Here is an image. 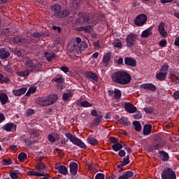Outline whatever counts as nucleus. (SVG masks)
Returning a JSON list of instances; mask_svg holds the SVG:
<instances>
[{
	"label": "nucleus",
	"instance_id": "1",
	"mask_svg": "<svg viewBox=\"0 0 179 179\" xmlns=\"http://www.w3.org/2000/svg\"><path fill=\"white\" fill-rule=\"evenodd\" d=\"M111 79L114 83H117L118 85H128L131 83L132 78L127 72L118 71L112 74Z\"/></svg>",
	"mask_w": 179,
	"mask_h": 179
},
{
	"label": "nucleus",
	"instance_id": "2",
	"mask_svg": "<svg viewBox=\"0 0 179 179\" xmlns=\"http://www.w3.org/2000/svg\"><path fill=\"white\" fill-rule=\"evenodd\" d=\"M37 171H29L27 174L28 176H36L37 177H47V167L43 163L37 164L36 165Z\"/></svg>",
	"mask_w": 179,
	"mask_h": 179
},
{
	"label": "nucleus",
	"instance_id": "3",
	"mask_svg": "<svg viewBox=\"0 0 179 179\" xmlns=\"http://www.w3.org/2000/svg\"><path fill=\"white\" fill-rule=\"evenodd\" d=\"M43 36V34L35 32L33 35H31L30 37H27V39L15 37L13 39V44H19V43H27L30 44V43H36V41L33 40L34 38H40Z\"/></svg>",
	"mask_w": 179,
	"mask_h": 179
},
{
	"label": "nucleus",
	"instance_id": "4",
	"mask_svg": "<svg viewBox=\"0 0 179 179\" xmlns=\"http://www.w3.org/2000/svg\"><path fill=\"white\" fill-rule=\"evenodd\" d=\"M68 48L69 50H71V51H73L76 48H80V50L87 48V45H86V43L82 42V38L78 37L71 41L68 45Z\"/></svg>",
	"mask_w": 179,
	"mask_h": 179
},
{
	"label": "nucleus",
	"instance_id": "5",
	"mask_svg": "<svg viewBox=\"0 0 179 179\" xmlns=\"http://www.w3.org/2000/svg\"><path fill=\"white\" fill-rule=\"evenodd\" d=\"M65 136L67 137L68 139H69V141L73 143V145H76V146H78V148H80L81 149H86L87 146L85 143H83L82 140L79 139L76 136L72 135L71 133H66Z\"/></svg>",
	"mask_w": 179,
	"mask_h": 179
},
{
	"label": "nucleus",
	"instance_id": "6",
	"mask_svg": "<svg viewBox=\"0 0 179 179\" xmlns=\"http://www.w3.org/2000/svg\"><path fill=\"white\" fill-rule=\"evenodd\" d=\"M167 73H169V64H164L161 66L159 73L156 75L158 80H166L167 79Z\"/></svg>",
	"mask_w": 179,
	"mask_h": 179
},
{
	"label": "nucleus",
	"instance_id": "7",
	"mask_svg": "<svg viewBox=\"0 0 179 179\" xmlns=\"http://www.w3.org/2000/svg\"><path fill=\"white\" fill-rule=\"evenodd\" d=\"M162 179H177L176 171L171 168H166L162 172Z\"/></svg>",
	"mask_w": 179,
	"mask_h": 179
},
{
	"label": "nucleus",
	"instance_id": "8",
	"mask_svg": "<svg viewBox=\"0 0 179 179\" xmlns=\"http://www.w3.org/2000/svg\"><path fill=\"white\" fill-rule=\"evenodd\" d=\"M41 66V65L40 64H38V65L34 64L33 61H31L29 59L25 62V68L29 72H38Z\"/></svg>",
	"mask_w": 179,
	"mask_h": 179
},
{
	"label": "nucleus",
	"instance_id": "9",
	"mask_svg": "<svg viewBox=\"0 0 179 179\" xmlns=\"http://www.w3.org/2000/svg\"><path fill=\"white\" fill-rule=\"evenodd\" d=\"M146 22H148V16L145 14L138 15L134 20V24L138 27L143 26Z\"/></svg>",
	"mask_w": 179,
	"mask_h": 179
},
{
	"label": "nucleus",
	"instance_id": "10",
	"mask_svg": "<svg viewBox=\"0 0 179 179\" xmlns=\"http://www.w3.org/2000/svg\"><path fill=\"white\" fill-rule=\"evenodd\" d=\"M137 39H138V35L135 34H129L127 36V41H126L127 47H132L133 45H135Z\"/></svg>",
	"mask_w": 179,
	"mask_h": 179
},
{
	"label": "nucleus",
	"instance_id": "11",
	"mask_svg": "<svg viewBox=\"0 0 179 179\" xmlns=\"http://www.w3.org/2000/svg\"><path fill=\"white\" fill-rule=\"evenodd\" d=\"M124 109L126 110V111H127V113H129V114H134V113H136L138 110L136 108V106L128 102L124 103Z\"/></svg>",
	"mask_w": 179,
	"mask_h": 179
},
{
	"label": "nucleus",
	"instance_id": "12",
	"mask_svg": "<svg viewBox=\"0 0 179 179\" xmlns=\"http://www.w3.org/2000/svg\"><path fill=\"white\" fill-rule=\"evenodd\" d=\"M36 103L39 106H42L43 107H45L47 106H50L48 102V98L47 96L40 97L36 99Z\"/></svg>",
	"mask_w": 179,
	"mask_h": 179
},
{
	"label": "nucleus",
	"instance_id": "13",
	"mask_svg": "<svg viewBox=\"0 0 179 179\" xmlns=\"http://www.w3.org/2000/svg\"><path fill=\"white\" fill-rule=\"evenodd\" d=\"M55 169L57 170L60 174H63V176L68 174V169L65 166L56 164Z\"/></svg>",
	"mask_w": 179,
	"mask_h": 179
},
{
	"label": "nucleus",
	"instance_id": "14",
	"mask_svg": "<svg viewBox=\"0 0 179 179\" xmlns=\"http://www.w3.org/2000/svg\"><path fill=\"white\" fill-rule=\"evenodd\" d=\"M124 64L128 66L135 67L136 66V60L132 57H125Z\"/></svg>",
	"mask_w": 179,
	"mask_h": 179
},
{
	"label": "nucleus",
	"instance_id": "15",
	"mask_svg": "<svg viewBox=\"0 0 179 179\" xmlns=\"http://www.w3.org/2000/svg\"><path fill=\"white\" fill-rule=\"evenodd\" d=\"M165 26L166 24L164 22H161L158 27L159 33L163 37H167V31H166V29H164Z\"/></svg>",
	"mask_w": 179,
	"mask_h": 179
},
{
	"label": "nucleus",
	"instance_id": "16",
	"mask_svg": "<svg viewBox=\"0 0 179 179\" xmlns=\"http://www.w3.org/2000/svg\"><path fill=\"white\" fill-rule=\"evenodd\" d=\"M69 166L70 172L72 176H76V174H78V164L76 162H71Z\"/></svg>",
	"mask_w": 179,
	"mask_h": 179
},
{
	"label": "nucleus",
	"instance_id": "17",
	"mask_svg": "<svg viewBox=\"0 0 179 179\" xmlns=\"http://www.w3.org/2000/svg\"><path fill=\"white\" fill-rule=\"evenodd\" d=\"M85 76L88 79H92V80H94L95 82H97V80H99V76H97V74L93 73L92 71H87L85 73Z\"/></svg>",
	"mask_w": 179,
	"mask_h": 179
},
{
	"label": "nucleus",
	"instance_id": "18",
	"mask_svg": "<svg viewBox=\"0 0 179 179\" xmlns=\"http://www.w3.org/2000/svg\"><path fill=\"white\" fill-rule=\"evenodd\" d=\"M142 89H145L146 90H150L151 92H155L156 90V86L152 83H145L141 85Z\"/></svg>",
	"mask_w": 179,
	"mask_h": 179
},
{
	"label": "nucleus",
	"instance_id": "19",
	"mask_svg": "<svg viewBox=\"0 0 179 179\" xmlns=\"http://www.w3.org/2000/svg\"><path fill=\"white\" fill-rule=\"evenodd\" d=\"M0 103L2 106H5L6 103H9V97L3 92L0 93Z\"/></svg>",
	"mask_w": 179,
	"mask_h": 179
},
{
	"label": "nucleus",
	"instance_id": "20",
	"mask_svg": "<svg viewBox=\"0 0 179 179\" xmlns=\"http://www.w3.org/2000/svg\"><path fill=\"white\" fill-rule=\"evenodd\" d=\"M26 92H27V88L22 87L19 90H13V94H14V96H22V94H24Z\"/></svg>",
	"mask_w": 179,
	"mask_h": 179
},
{
	"label": "nucleus",
	"instance_id": "21",
	"mask_svg": "<svg viewBox=\"0 0 179 179\" xmlns=\"http://www.w3.org/2000/svg\"><path fill=\"white\" fill-rule=\"evenodd\" d=\"M110 61H111V52H107L103 55L102 62L105 65H108V64H110Z\"/></svg>",
	"mask_w": 179,
	"mask_h": 179
},
{
	"label": "nucleus",
	"instance_id": "22",
	"mask_svg": "<svg viewBox=\"0 0 179 179\" xmlns=\"http://www.w3.org/2000/svg\"><path fill=\"white\" fill-rule=\"evenodd\" d=\"M10 55V53L4 48L0 49V58L1 59H6Z\"/></svg>",
	"mask_w": 179,
	"mask_h": 179
},
{
	"label": "nucleus",
	"instance_id": "23",
	"mask_svg": "<svg viewBox=\"0 0 179 179\" xmlns=\"http://www.w3.org/2000/svg\"><path fill=\"white\" fill-rule=\"evenodd\" d=\"M48 98V101L49 103V106L51 104H54L57 100H58V95L57 94H51L49 96H46Z\"/></svg>",
	"mask_w": 179,
	"mask_h": 179
},
{
	"label": "nucleus",
	"instance_id": "24",
	"mask_svg": "<svg viewBox=\"0 0 179 179\" xmlns=\"http://www.w3.org/2000/svg\"><path fill=\"white\" fill-rule=\"evenodd\" d=\"M3 129L7 132H10L12 129H16V126L13 123H7L3 127Z\"/></svg>",
	"mask_w": 179,
	"mask_h": 179
},
{
	"label": "nucleus",
	"instance_id": "25",
	"mask_svg": "<svg viewBox=\"0 0 179 179\" xmlns=\"http://www.w3.org/2000/svg\"><path fill=\"white\" fill-rule=\"evenodd\" d=\"M133 176H134V172L131 171H127L123 175L119 176L118 179H129V178H131V177H133Z\"/></svg>",
	"mask_w": 179,
	"mask_h": 179
},
{
	"label": "nucleus",
	"instance_id": "26",
	"mask_svg": "<svg viewBox=\"0 0 179 179\" xmlns=\"http://www.w3.org/2000/svg\"><path fill=\"white\" fill-rule=\"evenodd\" d=\"M87 142L90 145H92L93 146H97V145H99V141H97L96 138L93 137H88L87 138Z\"/></svg>",
	"mask_w": 179,
	"mask_h": 179
},
{
	"label": "nucleus",
	"instance_id": "27",
	"mask_svg": "<svg viewBox=\"0 0 179 179\" xmlns=\"http://www.w3.org/2000/svg\"><path fill=\"white\" fill-rule=\"evenodd\" d=\"M152 132V125L146 124L144 126L143 134L144 135H150Z\"/></svg>",
	"mask_w": 179,
	"mask_h": 179
},
{
	"label": "nucleus",
	"instance_id": "28",
	"mask_svg": "<svg viewBox=\"0 0 179 179\" xmlns=\"http://www.w3.org/2000/svg\"><path fill=\"white\" fill-rule=\"evenodd\" d=\"M150 34H152V29L148 28L145 30H144L142 34H141V37L146 38L148 37H149V36H150Z\"/></svg>",
	"mask_w": 179,
	"mask_h": 179
},
{
	"label": "nucleus",
	"instance_id": "29",
	"mask_svg": "<svg viewBox=\"0 0 179 179\" xmlns=\"http://www.w3.org/2000/svg\"><path fill=\"white\" fill-rule=\"evenodd\" d=\"M31 73V71H29V70H25L24 71H18L17 73V75L18 76H21L22 78H26L29 75H30V73Z\"/></svg>",
	"mask_w": 179,
	"mask_h": 179
},
{
	"label": "nucleus",
	"instance_id": "30",
	"mask_svg": "<svg viewBox=\"0 0 179 179\" xmlns=\"http://www.w3.org/2000/svg\"><path fill=\"white\" fill-rule=\"evenodd\" d=\"M121 96H122L121 90H120L117 88L115 89L114 90V99L115 100H120V99H121Z\"/></svg>",
	"mask_w": 179,
	"mask_h": 179
},
{
	"label": "nucleus",
	"instance_id": "31",
	"mask_svg": "<svg viewBox=\"0 0 179 179\" xmlns=\"http://www.w3.org/2000/svg\"><path fill=\"white\" fill-rule=\"evenodd\" d=\"M159 155H161V160H162V162H167V160H169V154L166 152L161 151L159 152Z\"/></svg>",
	"mask_w": 179,
	"mask_h": 179
},
{
	"label": "nucleus",
	"instance_id": "32",
	"mask_svg": "<svg viewBox=\"0 0 179 179\" xmlns=\"http://www.w3.org/2000/svg\"><path fill=\"white\" fill-rule=\"evenodd\" d=\"M69 15V11L68 10H64L62 11H60V13H59L57 15V17H66L67 15Z\"/></svg>",
	"mask_w": 179,
	"mask_h": 179
},
{
	"label": "nucleus",
	"instance_id": "33",
	"mask_svg": "<svg viewBox=\"0 0 179 179\" xmlns=\"http://www.w3.org/2000/svg\"><path fill=\"white\" fill-rule=\"evenodd\" d=\"M133 125H134V128L137 132H141V130L142 129V125H141V123L139 122H133Z\"/></svg>",
	"mask_w": 179,
	"mask_h": 179
},
{
	"label": "nucleus",
	"instance_id": "34",
	"mask_svg": "<svg viewBox=\"0 0 179 179\" xmlns=\"http://www.w3.org/2000/svg\"><path fill=\"white\" fill-rule=\"evenodd\" d=\"M27 159V154L26 152H20L18 155L19 162H24Z\"/></svg>",
	"mask_w": 179,
	"mask_h": 179
},
{
	"label": "nucleus",
	"instance_id": "35",
	"mask_svg": "<svg viewBox=\"0 0 179 179\" xmlns=\"http://www.w3.org/2000/svg\"><path fill=\"white\" fill-rule=\"evenodd\" d=\"M52 9L55 12V16H57V15H58V13H59L61 12V6H59L58 4H55L52 6Z\"/></svg>",
	"mask_w": 179,
	"mask_h": 179
},
{
	"label": "nucleus",
	"instance_id": "36",
	"mask_svg": "<svg viewBox=\"0 0 179 179\" xmlns=\"http://www.w3.org/2000/svg\"><path fill=\"white\" fill-rule=\"evenodd\" d=\"M44 55L45 58H47L48 61H52V59L55 58V55L54 53L45 52Z\"/></svg>",
	"mask_w": 179,
	"mask_h": 179
},
{
	"label": "nucleus",
	"instance_id": "37",
	"mask_svg": "<svg viewBox=\"0 0 179 179\" xmlns=\"http://www.w3.org/2000/svg\"><path fill=\"white\" fill-rule=\"evenodd\" d=\"M80 23H90L89 22V16L83 15V17H80Z\"/></svg>",
	"mask_w": 179,
	"mask_h": 179
},
{
	"label": "nucleus",
	"instance_id": "38",
	"mask_svg": "<svg viewBox=\"0 0 179 179\" xmlns=\"http://www.w3.org/2000/svg\"><path fill=\"white\" fill-rule=\"evenodd\" d=\"M122 148V145L120 143H117L112 146V149H113L115 152H118V150H121Z\"/></svg>",
	"mask_w": 179,
	"mask_h": 179
},
{
	"label": "nucleus",
	"instance_id": "39",
	"mask_svg": "<svg viewBox=\"0 0 179 179\" xmlns=\"http://www.w3.org/2000/svg\"><path fill=\"white\" fill-rule=\"evenodd\" d=\"M120 123L122 124V125H129V122H128V118H127L125 117H122L120 120Z\"/></svg>",
	"mask_w": 179,
	"mask_h": 179
},
{
	"label": "nucleus",
	"instance_id": "40",
	"mask_svg": "<svg viewBox=\"0 0 179 179\" xmlns=\"http://www.w3.org/2000/svg\"><path fill=\"white\" fill-rule=\"evenodd\" d=\"M113 45L116 48H121V47H122V43H121V41L116 40L113 43Z\"/></svg>",
	"mask_w": 179,
	"mask_h": 179
},
{
	"label": "nucleus",
	"instance_id": "41",
	"mask_svg": "<svg viewBox=\"0 0 179 179\" xmlns=\"http://www.w3.org/2000/svg\"><path fill=\"white\" fill-rule=\"evenodd\" d=\"M81 107H92V104L87 101H81L80 103Z\"/></svg>",
	"mask_w": 179,
	"mask_h": 179
},
{
	"label": "nucleus",
	"instance_id": "42",
	"mask_svg": "<svg viewBox=\"0 0 179 179\" xmlns=\"http://www.w3.org/2000/svg\"><path fill=\"white\" fill-rule=\"evenodd\" d=\"M129 164V156H127L123 159L121 166H127V164Z\"/></svg>",
	"mask_w": 179,
	"mask_h": 179
},
{
	"label": "nucleus",
	"instance_id": "43",
	"mask_svg": "<svg viewBox=\"0 0 179 179\" xmlns=\"http://www.w3.org/2000/svg\"><path fill=\"white\" fill-rule=\"evenodd\" d=\"M70 97H72V93L71 92L65 93L63 95V100L64 101H66V100H69Z\"/></svg>",
	"mask_w": 179,
	"mask_h": 179
},
{
	"label": "nucleus",
	"instance_id": "44",
	"mask_svg": "<svg viewBox=\"0 0 179 179\" xmlns=\"http://www.w3.org/2000/svg\"><path fill=\"white\" fill-rule=\"evenodd\" d=\"M9 79L5 78L3 75L0 74V83H8Z\"/></svg>",
	"mask_w": 179,
	"mask_h": 179
},
{
	"label": "nucleus",
	"instance_id": "45",
	"mask_svg": "<svg viewBox=\"0 0 179 179\" xmlns=\"http://www.w3.org/2000/svg\"><path fill=\"white\" fill-rule=\"evenodd\" d=\"M36 90H37V89L34 87H30L27 92V96H29V94H31L33 93H36Z\"/></svg>",
	"mask_w": 179,
	"mask_h": 179
},
{
	"label": "nucleus",
	"instance_id": "46",
	"mask_svg": "<svg viewBox=\"0 0 179 179\" xmlns=\"http://www.w3.org/2000/svg\"><path fill=\"white\" fill-rule=\"evenodd\" d=\"M144 111L145 113H146V114H152V113H153L155 110L153 109V108L149 107V108H145Z\"/></svg>",
	"mask_w": 179,
	"mask_h": 179
},
{
	"label": "nucleus",
	"instance_id": "47",
	"mask_svg": "<svg viewBox=\"0 0 179 179\" xmlns=\"http://www.w3.org/2000/svg\"><path fill=\"white\" fill-rule=\"evenodd\" d=\"M101 120H103V117L101 116H98L97 117H96L94 120V124H96V125H99V124H100V122H101Z\"/></svg>",
	"mask_w": 179,
	"mask_h": 179
},
{
	"label": "nucleus",
	"instance_id": "48",
	"mask_svg": "<svg viewBox=\"0 0 179 179\" xmlns=\"http://www.w3.org/2000/svg\"><path fill=\"white\" fill-rule=\"evenodd\" d=\"M83 29L84 30V31H86V33H92V31L93 30L90 25H88L87 27H84L83 28Z\"/></svg>",
	"mask_w": 179,
	"mask_h": 179
},
{
	"label": "nucleus",
	"instance_id": "49",
	"mask_svg": "<svg viewBox=\"0 0 179 179\" xmlns=\"http://www.w3.org/2000/svg\"><path fill=\"white\" fill-rule=\"evenodd\" d=\"M33 114H34V110H33V109H28L26 111L27 117H30L31 115H33Z\"/></svg>",
	"mask_w": 179,
	"mask_h": 179
},
{
	"label": "nucleus",
	"instance_id": "50",
	"mask_svg": "<svg viewBox=\"0 0 179 179\" xmlns=\"http://www.w3.org/2000/svg\"><path fill=\"white\" fill-rule=\"evenodd\" d=\"M105 177L104 173H97L95 176V179H104Z\"/></svg>",
	"mask_w": 179,
	"mask_h": 179
},
{
	"label": "nucleus",
	"instance_id": "51",
	"mask_svg": "<svg viewBox=\"0 0 179 179\" xmlns=\"http://www.w3.org/2000/svg\"><path fill=\"white\" fill-rule=\"evenodd\" d=\"M10 177L12 179H17V178H19V177L17 176V173H16L15 172H10Z\"/></svg>",
	"mask_w": 179,
	"mask_h": 179
},
{
	"label": "nucleus",
	"instance_id": "52",
	"mask_svg": "<svg viewBox=\"0 0 179 179\" xmlns=\"http://www.w3.org/2000/svg\"><path fill=\"white\" fill-rule=\"evenodd\" d=\"M3 166H9V164H12V160L10 159H4L3 160Z\"/></svg>",
	"mask_w": 179,
	"mask_h": 179
},
{
	"label": "nucleus",
	"instance_id": "53",
	"mask_svg": "<svg viewBox=\"0 0 179 179\" xmlns=\"http://www.w3.org/2000/svg\"><path fill=\"white\" fill-rule=\"evenodd\" d=\"M55 82H56V83H62V82H64V80L62 79V77H57L56 78L54 79Z\"/></svg>",
	"mask_w": 179,
	"mask_h": 179
},
{
	"label": "nucleus",
	"instance_id": "54",
	"mask_svg": "<svg viewBox=\"0 0 179 179\" xmlns=\"http://www.w3.org/2000/svg\"><path fill=\"white\" fill-rule=\"evenodd\" d=\"M48 138L50 142H52V143H53V142H55V137H54V136H52V134H49Z\"/></svg>",
	"mask_w": 179,
	"mask_h": 179
},
{
	"label": "nucleus",
	"instance_id": "55",
	"mask_svg": "<svg viewBox=\"0 0 179 179\" xmlns=\"http://www.w3.org/2000/svg\"><path fill=\"white\" fill-rule=\"evenodd\" d=\"M134 120H141L142 118V113L141 112L137 113L136 115H134Z\"/></svg>",
	"mask_w": 179,
	"mask_h": 179
},
{
	"label": "nucleus",
	"instance_id": "56",
	"mask_svg": "<svg viewBox=\"0 0 179 179\" xmlns=\"http://www.w3.org/2000/svg\"><path fill=\"white\" fill-rule=\"evenodd\" d=\"M160 47H166L167 45V41L166 40H162L159 42Z\"/></svg>",
	"mask_w": 179,
	"mask_h": 179
},
{
	"label": "nucleus",
	"instance_id": "57",
	"mask_svg": "<svg viewBox=\"0 0 179 179\" xmlns=\"http://www.w3.org/2000/svg\"><path fill=\"white\" fill-rule=\"evenodd\" d=\"M173 97L175 100H178L179 99V91H176L173 94Z\"/></svg>",
	"mask_w": 179,
	"mask_h": 179
},
{
	"label": "nucleus",
	"instance_id": "58",
	"mask_svg": "<svg viewBox=\"0 0 179 179\" xmlns=\"http://www.w3.org/2000/svg\"><path fill=\"white\" fill-rule=\"evenodd\" d=\"M61 69L63 71V72H64V73H68V72H69V69H68L66 66H62Z\"/></svg>",
	"mask_w": 179,
	"mask_h": 179
},
{
	"label": "nucleus",
	"instance_id": "59",
	"mask_svg": "<svg viewBox=\"0 0 179 179\" xmlns=\"http://www.w3.org/2000/svg\"><path fill=\"white\" fill-rule=\"evenodd\" d=\"M118 155L120 157H124V156H125V151L124 150H121L120 151H119Z\"/></svg>",
	"mask_w": 179,
	"mask_h": 179
},
{
	"label": "nucleus",
	"instance_id": "60",
	"mask_svg": "<svg viewBox=\"0 0 179 179\" xmlns=\"http://www.w3.org/2000/svg\"><path fill=\"white\" fill-rule=\"evenodd\" d=\"M5 121V115L2 113H0V124L1 122H3Z\"/></svg>",
	"mask_w": 179,
	"mask_h": 179
},
{
	"label": "nucleus",
	"instance_id": "61",
	"mask_svg": "<svg viewBox=\"0 0 179 179\" xmlns=\"http://www.w3.org/2000/svg\"><path fill=\"white\" fill-rule=\"evenodd\" d=\"M174 45H176V47H179V36L175 39Z\"/></svg>",
	"mask_w": 179,
	"mask_h": 179
},
{
	"label": "nucleus",
	"instance_id": "62",
	"mask_svg": "<svg viewBox=\"0 0 179 179\" xmlns=\"http://www.w3.org/2000/svg\"><path fill=\"white\" fill-rule=\"evenodd\" d=\"M91 115L93 117H97V111L96 110H92L91 111Z\"/></svg>",
	"mask_w": 179,
	"mask_h": 179
},
{
	"label": "nucleus",
	"instance_id": "63",
	"mask_svg": "<svg viewBox=\"0 0 179 179\" xmlns=\"http://www.w3.org/2000/svg\"><path fill=\"white\" fill-rule=\"evenodd\" d=\"M173 2V0H161V3H170Z\"/></svg>",
	"mask_w": 179,
	"mask_h": 179
},
{
	"label": "nucleus",
	"instance_id": "64",
	"mask_svg": "<svg viewBox=\"0 0 179 179\" xmlns=\"http://www.w3.org/2000/svg\"><path fill=\"white\" fill-rule=\"evenodd\" d=\"M52 29H53V30H57L59 33H60V31H61V27H59L53 26Z\"/></svg>",
	"mask_w": 179,
	"mask_h": 179
}]
</instances>
